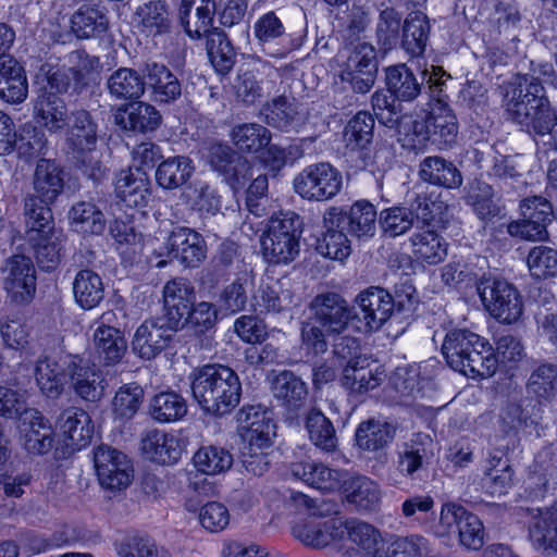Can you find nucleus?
<instances>
[{
	"instance_id": "f257e3e1",
	"label": "nucleus",
	"mask_w": 557,
	"mask_h": 557,
	"mask_svg": "<svg viewBox=\"0 0 557 557\" xmlns=\"http://www.w3.org/2000/svg\"><path fill=\"white\" fill-rule=\"evenodd\" d=\"M65 187L64 169L54 160L39 159L32 175V189L23 198V219L32 231L47 232L53 225L52 206Z\"/></svg>"
},
{
	"instance_id": "f03ea898",
	"label": "nucleus",
	"mask_w": 557,
	"mask_h": 557,
	"mask_svg": "<svg viewBox=\"0 0 557 557\" xmlns=\"http://www.w3.org/2000/svg\"><path fill=\"white\" fill-rule=\"evenodd\" d=\"M194 399L207 413L224 416L240 400L242 383L234 370L222 364H206L190 375Z\"/></svg>"
},
{
	"instance_id": "7ed1b4c3",
	"label": "nucleus",
	"mask_w": 557,
	"mask_h": 557,
	"mask_svg": "<svg viewBox=\"0 0 557 557\" xmlns=\"http://www.w3.org/2000/svg\"><path fill=\"white\" fill-rule=\"evenodd\" d=\"M442 354L447 364L467 376L490 377L498 368V358L484 338L468 330L446 334Z\"/></svg>"
},
{
	"instance_id": "20e7f679",
	"label": "nucleus",
	"mask_w": 557,
	"mask_h": 557,
	"mask_svg": "<svg viewBox=\"0 0 557 557\" xmlns=\"http://www.w3.org/2000/svg\"><path fill=\"white\" fill-rule=\"evenodd\" d=\"M67 156L74 166L89 178L99 181L104 168L96 149L98 126L91 114L84 109L72 112L66 125Z\"/></svg>"
},
{
	"instance_id": "39448f33",
	"label": "nucleus",
	"mask_w": 557,
	"mask_h": 557,
	"mask_svg": "<svg viewBox=\"0 0 557 557\" xmlns=\"http://www.w3.org/2000/svg\"><path fill=\"white\" fill-rule=\"evenodd\" d=\"M302 221L294 212L281 213L270 220L261 237L264 258L274 264L292 262L300 251Z\"/></svg>"
},
{
	"instance_id": "423d86ee",
	"label": "nucleus",
	"mask_w": 557,
	"mask_h": 557,
	"mask_svg": "<svg viewBox=\"0 0 557 557\" xmlns=\"http://www.w3.org/2000/svg\"><path fill=\"white\" fill-rule=\"evenodd\" d=\"M476 290L488 313L502 323H513L522 314L523 302L518 289L505 278L483 275Z\"/></svg>"
},
{
	"instance_id": "0eeeda50",
	"label": "nucleus",
	"mask_w": 557,
	"mask_h": 557,
	"mask_svg": "<svg viewBox=\"0 0 557 557\" xmlns=\"http://www.w3.org/2000/svg\"><path fill=\"white\" fill-rule=\"evenodd\" d=\"M456 533L467 549L478 550L484 545L485 532L479 517L459 504L446 503L441 508L435 534L445 537Z\"/></svg>"
},
{
	"instance_id": "6e6552de",
	"label": "nucleus",
	"mask_w": 557,
	"mask_h": 557,
	"mask_svg": "<svg viewBox=\"0 0 557 557\" xmlns=\"http://www.w3.org/2000/svg\"><path fill=\"white\" fill-rule=\"evenodd\" d=\"M332 513H337L335 506L318 509L307 519L296 522L292 528V534L304 545L315 549L325 548L333 542L342 541L345 531L344 519L342 517L322 519Z\"/></svg>"
},
{
	"instance_id": "1a4fd4ad",
	"label": "nucleus",
	"mask_w": 557,
	"mask_h": 557,
	"mask_svg": "<svg viewBox=\"0 0 557 557\" xmlns=\"http://www.w3.org/2000/svg\"><path fill=\"white\" fill-rule=\"evenodd\" d=\"M503 106L515 123L523 126L530 120L532 111L542 103V87L534 77L516 75L503 86Z\"/></svg>"
},
{
	"instance_id": "9d476101",
	"label": "nucleus",
	"mask_w": 557,
	"mask_h": 557,
	"mask_svg": "<svg viewBox=\"0 0 557 557\" xmlns=\"http://www.w3.org/2000/svg\"><path fill=\"white\" fill-rule=\"evenodd\" d=\"M342 174L326 162L311 164L294 180L295 191L304 199L324 201L333 198L342 188Z\"/></svg>"
},
{
	"instance_id": "9b49d317",
	"label": "nucleus",
	"mask_w": 557,
	"mask_h": 557,
	"mask_svg": "<svg viewBox=\"0 0 557 557\" xmlns=\"http://www.w3.org/2000/svg\"><path fill=\"white\" fill-rule=\"evenodd\" d=\"M94 463L100 485L109 491H122L133 480L131 460L122 451L107 445L94 450Z\"/></svg>"
},
{
	"instance_id": "f8f14e48",
	"label": "nucleus",
	"mask_w": 557,
	"mask_h": 557,
	"mask_svg": "<svg viewBox=\"0 0 557 557\" xmlns=\"http://www.w3.org/2000/svg\"><path fill=\"white\" fill-rule=\"evenodd\" d=\"M413 134L421 141H431L444 149L456 143L458 135L457 119L447 103H436L421 121H414Z\"/></svg>"
},
{
	"instance_id": "ddd939ff",
	"label": "nucleus",
	"mask_w": 557,
	"mask_h": 557,
	"mask_svg": "<svg viewBox=\"0 0 557 557\" xmlns=\"http://www.w3.org/2000/svg\"><path fill=\"white\" fill-rule=\"evenodd\" d=\"M207 158L211 169L222 176L234 191L243 188L253 176L250 161L227 145H211Z\"/></svg>"
},
{
	"instance_id": "4468645a",
	"label": "nucleus",
	"mask_w": 557,
	"mask_h": 557,
	"mask_svg": "<svg viewBox=\"0 0 557 557\" xmlns=\"http://www.w3.org/2000/svg\"><path fill=\"white\" fill-rule=\"evenodd\" d=\"M76 355L40 356L35 364V380L42 395L50 399L59 398L75 368Z\"/></svg>"
},
{
	"instance_id": "2eb2a0df",
	"label": "nucleus",
	"mask_w": 557,
	"mask_h": 557,
	"mask_svg": "<svg viewBox=\"0 0 557 557\" xmlns=\"http://www.w3.org/2000/svg\"><path fill=\"white\" fill-rule=\"evenodd\" d=\"M1 271L11 299L18 304L29 302L36 293L35 267L30 258L13 255L5 259Z\"/></svg>"
},
{
	"instance_id": "dca6fc26",
	"label": "nucleus",
	"mask_w": 557,
	"mask_h": 557,
	"mask_svg": "<svg viewBox=\"0 0 557 557\" xmlns=\"http://www.w3.org/2000/svg\"><path fill=\"white\" fill-rule=\"evenodd\" d=\"M394 311L392 295L382 287L371 286L356 297L354 318L363 322V330H380Z\"/></svg>"
},
{
	"instance_id": "f3484780",
	"label": "nucleus",
	"mask_w": 557,
	"mask_h": 557,
	"mask_svg": "<svg viewBox=\"0 0 557 557\" xmlns=\"http://www.w3.org/2000/svg\"><path fill=\"white\" fill-rule=\"evenodd\" d=\"M168 257L178 261L185 268H197L207 258L205 238L196 231L185 226L174 227L166 239Z\"/></svg>"
},
{
	"instance_id": "a211bd4d",
	"label": "nucleus",
	"mask_w": 557,
	"mask_h": 557,
	"mask_svg": "<svg viewBox=\"0 0 557 557\" xmlns=\"http://www.w3.org/2000/svg\"><path fill=\"white\" fill-rule=\"evenodd\" d=\"M314 321L329 334L344 332L354 318L348 302L336 293L317 295L309 306Z\"/></svg>"
},
{
	"instance_id": "6ab92c4d",
	"label": "nucleus",
	"mask_w": 557,
	"mask_h": 557,
	"mask_svg": "<svg viewBox=\"0 0 557 557\" xmlns=\"http://www.w3.org/2000/svg\"><path fill=\"white\" fill-rule=\"evenodd\" d=\"M253 34L262 51L272 58H285L296 49L294 39L274 12H268L257 20Z\"/></svg>"
},
{
	"instance_id": "aec40b11",
	"label": "nucleus",
	"mask_w": 557,
	"mask_h": 557,
	"mask_svg": "<svg viewBox=\"0 0 557 557\" xmlns=\"http://www.w3.org/2000/svg\"><path fill=\"white\" fill-rule=\"evenodd\" d=\"M113 312H104L95 323L92 347L104 366L117 364L127 351V341L124 333L109 325Z\"/></svg>"
},
{
	"instance_id": "412c9836",
	"label": "nucleus",
	"mask_w": 557,
	"mask_h": 557,
	"mask_svg": "<svg viewBox=\"0 0 557 557\" xmlns=\"http://www.w3.org/2000/svg\"><path fill=\"white\" fill-rule=\"evenodd\" d=\"M174 331L177 329L163 320H146L135 332L132 350L139 358L151 360L169 346Z\"/></svg>"
},
{
	"instance_id": "4be33fe9",
	"label": "nucleus",
	"mask_w": 557,
	"mask_h": 557,
	"mask_svg": "<svg viewBox=\"0 0 557 557\" xmlns=\"http://www.w3.org/2000/svg\"><path fill=\"white\" fill-rule=\"evenodd\" d=\"M196 294L193 284L186 278H174L163 287V304L166 322L172 329L184 327V320L195 304Z\"/></svg>"
},
{
	"instance_id": "5701e85b",
	"label": "nucleus",
	"mask_w": 557,
	"mask_h": 557,
	"mask_svg": "<svg viewBox=\"0 0 557 557\" xmlns=\"http://www.w3.org/2000/svg\"><path fill=\"white\" fill-rule=\"evenodd\" d=\"M215 11L214 0H182L178 17L186 34L193 39H200L213 30Z\"/></svg>"
},
{
	"instance_id": "b1692460",
	"label": "nucleus",
	"mask_w": 557,
	"mask_h": 557,
	"mask_svg": "<svg viewBox=\"0 0 557 557\" xmlns=\"http://www.w3.org/2000/svg\"><path fill=\"white\" fill-rule=\"evenodd\" d=\"M115 195L131 208H145L151 196V183L139 168L121 171L115 180Z\"/></svg>"
},
{
	"instance_id": "393cba45",
	"label": "nucleus",
	"mask_w": 557,
	"mask_h": 557,
	"mask_svg": "<svg viewBox=\"0 0 557 557\" xmlns=\"http://www.w3.org/2000/svg\"><path fill=\"white\" fill-rule=\"evenodd\" d=\"M90 422L86 411L77 407H67L60 413L55 425L67 447L82 449L90 442L94 434Z\"/></svg>"
},
{
	"instance_id": "a878e982",
	"label": "nucleus",
	"mask_w": 557,
	"mask_h": 557,
	"mask_svg": "<svg viewBox=\"0 0 557 557\" xmlns=\"http://www.w3.org/2000/svg\"><path fill=\"white\" fill-rule=\"evenodd\" d=\"M28 94L26 72L12 55L0 54V98L8 103H21Z\"/></svg>"
},
{
	"instance_id": "bb28decb",
	"label": "nucleus",
	"mask_w": 557,
	"mask_h": 557,
	"mask_svg": "<svg viewBox=\"0 0 557 557\" xmlns=\"http://www.w3.org/2000/svg\"><path fill=\"white\" fill-rule=\"evenodd\" d=\"M141 72L146 87L151 89L153 101L169 103L181 96V82L164 64L146 63Z\"/></svg>"
},
{
	"instance_id": "cd10ccee",
	"label": "nucleus",
	"mask_w": 557,
	"mask_h": 557,
	"mask_svg": "<svg viewBox=\"0 0 557 557\" xmlns=\"http://www.w3.org/2000/svg\"><path fill=\"white\" fill-rule=\"evenodd\" d=\"M25 226L38 267L47 272L55 270L62 258L63 245L60 235L54 231V224L47 232L32 231L30 226Z\"/></svg>"
},
{
	"instance_id": "c85d7f7f",
	"label": "nucleus",
	"mask_w": 557,
	"mask_h": 557,
	"mask_svg": "<svg viewBox=\"0 0 557 557\" xmlns=\"http://www.w3.org/2000/svg\"><path fill=\"white\" fill-rule=\"evenodd\" d=\"M431 33L429 16L420 11H412L406 15L400 37L401 49L410 57H421L426 50Z\"/></svg>"
},
{
	"instance_id": "c756f323",
	"label": "nucleus",
	"mask_w": 557,
	"mask_h": 557,
	"mask_svg": "<svg viewBox=\"0 0 557 557\" xmlns=\"http://www.w3.org/2000/svg\"><path fill=\"white\" fill-rule=\"evenodd\" d=\"M290 473L308 485L325 492L338 491L347 476V473L341 470L309 461L293 463Z\"/></svg>"
},
{
	"instance_id": "7c9ffc66",
	"label": "nucleus",
	"mask_w": 557,
	"mask_h": 557,
	"mask_svg": "<svg viewBox=\"0 0 557 557\" xmlns=\"http://www.w3.org/2000/svg\"><path fill=\"white\" fill-rule=\"evenodd\" d=\"M75 368L70 379L74 393L85 401H99L104 396L107 386L101 371L89 367L78 355H76Z\"/></svg>"
},
{
	"instance_id": "2f4dec72",
	"label": "nucleus",
	"mask_w": 557,
	"mask_h": 557,
	"mask_svg": "<svg viewBox=\"0 0 557 557\" xmlns=\"http://www.w3.org/2000/svg\"><path fill=\"white\" fill-rule=\"evenodd\" d=\"M341 213L335 208L330 209L323 216L326 232L317 239V251L333 260H344L350 255L349 240L342 231L335 230L334 226H339L342 221Z\"/></svg>"
},
{
	"instance_id": "473e14b6",
	"label": "nucleus",
	"mask_w": 557,
	"mask_h": 557,
	"mask_svg": "<svg viewBox=\"0 0 557 557\" xmlns=\"http://www.w3.org/2000/svg\"><path fill=\"white\" fill-rule=\"evenodd\" d=\"M272 394L289 412L300 410L308 398L307 384L292 371L280 372L272 381Z\"/></svg>"
},
{
	"instance_id": "72a5a7b5",
	"label": "nucleus",
	"mask_w": 557,
	"mask_h": 557,
	"mask_svg": "<svg viewBox=\"0 0 557 557\" xmlns=\"http://www.w3.org/2000/svg\"><path fill=\"white\" fill-rule=\"evenodd\" d=\"M344 525L343 539L347 535L348 540L358 546L366 556L387 557L381 531L373 524L358 519H349L344 520Z\"/></svg>"
},
{
	"instance_id": "f704fd0d",
	"label": "nucleus",
	"mask_w": 557,
	"mask_h": 557,
	"mask_svg": "<svg viewBox=\"0 0 557 557\" xmlns=\"http://www.w3.org/2000/svg\"><path fill=\"white\" fill-rule=\"evenodd\" d=\"M140 444L143 453L158 463L171 465L181 457L182 448L178 440L173 434L158 429L146 431Z\"/></svg>"
},
{
	"instance_id": "c9c22d12",
	"label": "nucleus",
	"mask_w": 557,
	"mask_h": 557,
	"mask_svg": "<svg viewBox=\"0 0 557 557\" xmlns=\"http://www.w3.org/2000/svg\"><path fill=\"white\" fill-rule=\"evenodd\" d=\"M387 91L400 102H411L422 92L423 81L405 63L389 65L384 70Z\"/></svg>"
},
{
	"instance_id": "e433bc0d",
	"label": "nucleus",
	"mask_w": 557,
	"mask_h": 557,
	"mask_svg": "<svg viewBox=\"0 0 557 557\" xmlns=\"http://www.w3.org/2000/svg\"><path fill=\"white\" fill-rule=\"evenodd\" d=\"M529 524V540L532 546L545 555L557 554V513L552 510H536Z\"/></svg>"
},
{
	"instance_id": "4c0bfd02",
	"label": "nucleus",
	"mask_w": 557,
	"mask_h": 557,
	"mask_svg": "<svg viewBox=\"0 0 557 557\" xmlns=\"http://www.w3.org/2000/svg\"><path fill=\"white\" fill-rule=\"evenodd\" d=\"M419 176L423 182L449 189L462 184V175L457 166L442 157H426L419 166Z\"/></svg>"
},
{
	"instance_id": "58836bf2",
	"label": "nucleus",
	"mask_w": 557,
	"mask_h": 557,
	"mask_svg": "<svg viewBox=\"0 0 557 557\" xmlns=\"http://www.w3.org/2000/svg\"><path fill=\"white\" fill-rule=\"evenodd\" d=\"M264 115L268 125L285 132L296 129L305 122L297 100L285 96H278L268 103Z\"/></svg>"
},
{
	"instance_id": "ea45409f",
	"label": "nucleus",
	"mask_w": 557,
	"mask_h": 557,
	"mask_svg": "<svg viewBox=\"0 0 557 557\" xmlns=\"http://www.w3.org/2000/svg\"><path fill=\"white\" fill-rule=\"evenodd\" d=\"M525 391L540 405L552 400L557 395V363H534L525 382Z\"/></svg>"
},
{
	"instance_id": "a19ab883",
	"label": "nucleus",
	"mask_w": 557,
	"mask_h": 557,
	"mask_svg": "<svg viewBox=\"0 0 557 557\" xmlns=\"http://www.w3.org/2000/svg\"><path fill=\"white\" fill-rule=\"evenodd\" d=\"M72 230L83 236L100 235L106 230L107 220L102 211L90 201H77L69 211Z\"/></svg>"
},
{
	"instance_id": "79ce46f5",
	"label": "nucleus",
	"mask_w": 557,
	"mask_h": 557,
	"mask_svg": "<svg viewBox=\"0 0 557 557\" xmlns=\"http://www.w3.org/2000/svg\"><path fill=\"white\" fill-rule=\"evenodd\" d=\"M115 122L126 131L145 133L159 126L161 115L153 106L139 101L125 109H119Z\"/></svg>"
},
{
	"instance_id": "37998d69",
	"label": "nucleus",
	"mask_w": 557,
	"mask_h": 557,
	"mask_svg": "<svg viewBox=\"0 0 557 557\" xmlns=\"http://www.w3.org/2000/svg\"><path fill=\"white\" fill-rule=\"evenodd\" d=\"M396 426L385 420L369 419L359 424L356 431L357 445L368 451L383 449L394 440Z\"/></svg>"
},
{
	"instance_id": "c03bdc74",
	"label": "nucleus",
	"mask_w": 557,
	"mask_h": 557,
	"mask_svg": "<svg viewBox=\"0 0 557 557\" xmlns=\"http://www.w3.org/2000/svg\"><path fill=\"white\" fill-rule=\"evenodd\" d=\"M107 87L110 96L117 100H137L144 95L146 83L143 72L120 67L109 76Z\"/></svg>"
},
{
	"instance_id": "a18cd8bd",
	"label": "nucleus",
	"mask_w": 557,
	"mask_h": 557,
	"mask_svg": "<svg viewBox=\"0 0 557 557\" xmlns=\"http://www.w3.org/2000/svg\"><path fill=\"white\" fill-rule=\"evenodd\" d=\"M272 72L273 69L267 63H258L256 66L242 69L233 85L235 95L240 101L252 104L262 98L267 86L260 77L261 74Z\"/></svg>"
},
{
	"instance_id": "49530a36",
	"label": "nucleus",
	"mask_w": 557,
	"mask_h": 557,
	"mask_svg": "<svg viewBox=\"0 0 557 557\" xmlns=\"http://www.w3.org/2000/svg\"><path fill=\"white\" fill-rule=\"evenodd\" d=\"M34 109L38 123L50 132L63 129L70 120L65 102L54 92L40 95L36 100Z\"/></svg>"
},
{
	"instance_id": "de8ad7c7",
	"label": "nucleus",
	"mask_w": 557,
	"mask_h": 557,
	"mask_svg": "<svg viewBox=\"0 0 557 557\" xmlns=\"http://www.w3.org/2000/svg\"><path fill=\"white\" fill-rule=\"evenodd\" d=\"M72 287L75 302L84 310L96 308L104 296L101 277L88 269L76 273Z\"/></svg>"
},
{
	"instance_id": "09e8293b",
	"label": "nucleus",
	"mask_w": 557,
	"mask_h": 557,
	"mask_svg": "<svg viewBox=\"0 0 557 557\" xmlns=\"http://www.w3.org/2000/svg\"><path fill=\"white\" fill-rule=\"evenodd\" d=\"M193 161L185 156H175L159 163L156 182L164 189H176L185 185L194 173Z\"/></svg>"
},
{
	"instance_id": "8fccbe9b",
	"label": "nucleus",
	"mask_w": 557,
	"mask_h": 557,
	"mask_svg": "<svg viewBox=\"0 0 557 557\" xmlns=\"http://www.w3.org/2000/svg\"><path fill=\"white\" fill-rule=\"evenodd\" d=\"M343 487L348 503L354 504L359 510H372L381 500L379 485L367 476L345 478Z\"/></svg>"
},
{
	"instance_id": "3c124183",
	"label": "nucleus",
	"mask_w": 557,
	"mask_h": 557,
	"mask_svg": "<svg viewBox=\"0 0 557 557\" xmlns=\"http://www.w3.org/2000/svg\"><path fill=\"white\" fill-rule=\"evenodd\" d=\"M409 240L414 256L430 264L440 263L447 255L446 243L432 230H419Z\"/></svg>"
},
{
	"instance_id": "603ef678",
	"label": "nucleus",
	"mask_w": 557,
	"mask_h": 557,
	"mask_svg": "<svg viewBox=\"0 0 557 557\" xmlns=\"http://www.w3.org/2000/svg\"><path fill=\"white\" fill-rule=\"evenodd\" d=\"M348 233L358 238L372 237L379 223L375 207L367 200L356 201L349 209L346 216Z\"/></svg>"
},
{
	"instance_id": "864d4df0",
	"label": "nucleus",
	"mask_w": 557,
	"mask_h": 557,
	"mask_svg": "<svg viewBox=\"0 0 557 557\" xmlns=\"http://www.w3.org/2000/svg\"><path fill=\"white\" fill-rule=\"evenodd\" d=\"M187 413L186 400L175 392H161L149 404L150 417L161 423L181 420Z\"/></svg>"
},
{
	"instance_id": "5fc2aeb1",
	"label": "nucleus",
	"mask_w": 557,
	"mask_h": 557,
	"mask_svg": "<svg viewBox=\"0 0 557 557\" xmlns=\"http://www.w3.org/2000/svg\"><path fill=\"white\" fill-rule=\"evenodd\" d=\"M403 17L396 9L386 7L381 10L375 23V39L381 50L387 52L400 42Z\"/></svg>"
},
{
	"instance_id": "6e6d98bb",
	"label": "nucleus",
	"mask_w": 557,
	"mask_h": 557,
	"mask_svg": "<svg viewBox=\"0 0 557 557\" xmlns=\"http://www.w3.org/2000/svg\"><path fill=\"white\" fill-rule=\"evenodd\" d=\"M135 18L143 33L160 35L170 28L168 5L161 0L149 1L138 7Z\"/></svg>"
},
{
	"instance_id": "4d7b16f0",
	"label": "nucleus",
	"mask_w": 557,
	"mask_h": 557,
	"mask_svg": "<svg viewBox=\"0 0 557 557\" xmlns=\"http://www.w3.org/2000/svg\"><path fill=\"white\" fill-rule=\"evenodd\" d=\"M66 62L74 75V92L79 94L98 79L100 73L99 58L89 55L84 50H75L67 55Z\"/></svg>"
},
{
	"instance_id": "13d9d810",
	"label": "nucleus",
	"mask_w": 557,
	"mask_h": 557,
	"mask_svg": "<svg viewBox=\"0 0 557 557\" xmlns=\"http://www.w3.org/2000/svg\"><path fill=\"white\" fill-rule=\"evenodd\" d=\"M374 119L366 111L358 112L344 128L343 140L346 149L357 151L366 149L373 139Z\"/></svg>"
},
{
	"instance_id": "bf43d9fd",
	"label": "nucleus",
	"mask_w": 557,
	"mask_h": 557,
	"mask_svg": "<svg viewBox=\"0 0 557 557\" xmlns=\"http://www.w3.org/2000/svg\"><path fill=\"white\" fill-rule=\"evenodd\" d=\"M231 138L239 151L257 153L269 146L271 132L257 123H244L232 128Z\"/></svg>"
},
{
	"instance_id": "052dcab7",
	"label": "nucleus",
	"mask_w": 557,
	"mask_h": 557,
	"mask_svg": "<svg viewBox=\"0 0 557 557\" xmlns=\"http://www.w3.org/2000/svg\"><path fill=\"white\" fill-rule=\"evenodd\" d=\"M206 38L207 52L212 65L221 74L228 73L235 63L236 54L226 34L219 28H213Z\"/></svg>"
},
{
	"instance_id": "680f3d73",
	"label": "nucleus",
	"mask_w": 557,
	"mask_h": 557,
	"mask_svg": "<svg viewBox=\"0 0 557 557\" xmlns=\"http://www.w3.org/2000/svg\"><path fill=\"white\" fill-rule=\"evenodd\" d=\"M381 374H377L366 363L345 366L341 379L342 385L354 394H364L376 388L382 382Z\"/></svg>"
},
{
	"instance_id": "e2e57ef3",
	"label": "nucleus",
	"mask_w": 557,
	"mask_h": 557,
	"mask_svg": "<svg viewBox=\"0 0 557 557\" xmlns=\"http://www.w3.org/2000/svg\"><path fill=\"white\" fill-rule=\"evenodd\" d=\"M541 418V405L532 400L509 403L500 413L503 424L513 431L537 424Z\"/></svg>"
},
{
	"instance_id": "0e129e2a",
	"label": "nucleus",
	"mask_w": 557,
	"mask_h": 557,
	"mask_svg": "<svg viewBox=\"0 0 557 557\" xmlns=\"http://www.w3.org/2000/svg\"><path fill=\"white\" fill-rule=\"evenodd\" d=\"M306 429L309 438L317 446L326 451H331L336 446L335 429L320 410L312 408L306 417Z\"/></svg>"
},
{
	"instance_id": "69168bd1",
	"label": "nucleus",
	"mask_w": 557,
	"mask_h": 557,
	"mask_svg": "<svg viewBox=\"0 0 557 557\" xmlns=\"http://www.w3.org/2000/svg\"><path fill=\"white\" fill-rule=\"evenodd\" d=\"M71 24L78 38H89L107 30L108 18L99 9L84 5L73 14Z\"/></svg>"
},
{
	"instance_id": "338daca9",
	"label": "nucleus",
	"mask_w": 557,
	"mask_h": 557,
	"mask_svg": "<svg viewBox=\"0 0 557 557\" xmlns=\"http://www.w3.org/2000/svg\"><path fill=\"white\" fill-rule=\"evenodd\" d=\"M414 224L412 210L407 207L394 206L379 214V225L386 237L395 238L406 234Z\"/></svg>"
},
{
	"instance_id": "774afa93",
	"label": "nucleus",
	"mask_w": 557,
	"mask_h": 557,
	"mask_svg": "<svg viewBox=\"0 0 557 557\" xmlns=\"http://www.w3.org/2000/svg\"><path fill=\"white\" fill-rule=\"evenodd\" d=\"M193 460L198 471L210 475L222 473L233 465L231 453L218 446L201 447L194 455Z\"/></svg>"
}]
</instances>
